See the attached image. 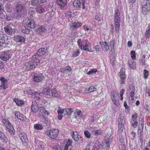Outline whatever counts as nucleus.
Here are the masks:
<instances>
[{
	"mask_svg": "<svg viewBox=\"0 0 150 150\" xmlns=\"http://www.w3.org/2000/svg\"><path fill=\"white\" fill-rule=\"evenodd\" d=\"M2 122L4 125L6 126V125H8L11 124L9 121L6 119H3L2 120Z\"/></svg>",
	"mask_w": 150,
	"mask_h": 150,
	"instance_id": "60",
	"label": "nucleus"
},
{
	"mask_svg": "<svg viewBox=\"0 0 150 150\" xmlns=\"http://www.w3.org/2000/svg\"><path fill=\"white\" fill-rule=\"evenodd\" d=\"M25 24L28 27L32 29L35 28L36 25L35 22L31 19L28 20Z\"/></svg>",
	"mask_w": 150,
	"mask_h": 150,
	"instance_id": "7",
	"label": "nucleus"
},
{
	"mask_svg": "<svg viewBox=\"0 0 150 150\" xmlns=\"http://www.w3.org/2000/svg\"><path fill=\"white\" fill-rule=\"evenodd\" d=\"M97 71V70L96 69H92L91 71H89L87 73V74L88 75H92L93 74H95Z\"/></svg>",
	"mask_w": 150,
	"mask_h": 150,
	"instance_id": "55",
	"label": "nucleus"
},
{
	"mask_svg": "<svg viewBox=\"0 0 150 150\" xmlns=\"http://www.w3.org/2000/svg\"><path fill=\"white\" fill-rule=\"evenodd\" d=\"M40 60H38V61H36V62H30V64H31V67L32 69H33V68L36 67L38 65V64L40 63Z\"/></svg>",
	"mask_w": 150,
	"mask_h": 150,
	"instance_id": "34",
	"label": "nucleus"
},
{
	"mask_svg": "<svg viewBox=\"0 0 150 150\" xmlns=\"http://www.w3.org/2000/svg\"><path fill=\"white\" fill-rule=\"evenodd\" d=\"M129 91H135V87L132 84H129Z\"/></svg>",
	"mask_w": 150,
	"mask_h": 150,
	"instance_id": "57",
	"label": "nucleus"
},
{
	"mask_svg": "<svg viewBox=\"0 0 150 150\" xmlns=\"http://www.w3.org/2000/svg\"><path fill=\"white\" fill-rule=\"evenodd\" d=\"M96 86H91L88 90V91L89 93L91 92H93L94 91H96Z\"/></svg>",
	"mask_w": 150,
	"mask_h": 150,
	"instance_id": "39",
	"label": "nucleus"
},
{
	"mask_svg": "<svg viewBox=\"0 0 150 150\" xmlns=\"http://www.w3.org/2000/svg\"><path fill=\"white\" fill-rule=\"evenodd\" d=\"M31 4L33 6L38 5L39 4V0H32L31 1Z\"/></svg>",
	"mask_w": 150,
	"mask_h": 150,
	"instance_id": "49",
	"label": "nucleus"
},
{
	"mask_svg": "<svg viewBox=\"0 0 150 150\" xmlns=\"http://www.w3.org/2000/svg\"><path fill=\"white\" fill-rule=\"evenodd\" d=\"M28 94L34 95H39L40 94V93H38L37 92H35L31 90H29L28 91Z\"/></svg>",
	"mask_w": 150,
	"mask_h": 150,
	"instance_id": "46",
	"label": "nucleus"
},
{
	"mask_svg": "<svg viewBox=\"0 0 150 150\" xmlns=\"http://www.w3.org/2000/svg\"><path fill=\"white\" fill-rule=\"evenodd\" d=\"M119 73L120 77V83L122 86V84L125 83L126 78V76L125 74V72L123 71H121Z\"/></svg>",
	"mask_w": 150,
	"mask_h": 150,
	"instance_id": "9",
	"label": "nucleus"
},
{
	"mask_svg": "<svg viewBox=\"0 0 150 150\" xmlns=\"http://www.w3.org/2000/svg\"><path fill=\"white\" fill-rule=\"evenodd\" d=\"M132 119L134 120H136L137 117V114L135 113L133 114L132 115Z\"/></svg>",
	"mask_w": 150,
	"mask_h": 150,
	"instance_id": "64",
	"label": "nucleus"
},
{
	"mask_svg": "<svg viewBox=\"0 0 150 150\" xmlns=\"http://www.w3.org/2000/svg\"><path fill=\"white\" fill-rule=\"evenodd\" d=\"M80 54L79 51V50H77L73 53V56L74 57H76L78 56Z\"/></svg>",
	"mask_w": 150,
	"mask_h": 150,
	"instance_id": "59",
	"label": "nucleus"
},
{
	"mask_svg": "<svg viewBox=\"0 0 150 150\" xmlns=\"http://www.w3.org/2000/svg\"><path fill=\"white\" fill-rule=\"evenodd\" d=\"M119 93L117 91H115L112 92L111 94V99L113 103L116 106L119 105L118 103Z\"/></svg>",
	"mask_w": 150,
	"mask_h": 150,
	"instance_id": "4",
	"label": "nucleus"
},
{
	"mask_svg": "<svg viewBox=\"0 0 150 150\" xmlns=\"http://www.w3.org/2000/svg\"><path fill=\"white\" fill-rule=\"evenodd\" d=\"M44 77L42 74H38L36 76H35L33 77V79L34 81L36 82H39L43 80Z\"/></svg>",
	"mask_w": 150,
	"mask_h": 150,
	"instance_id": "15",
	"label": "nucleus"
},
{
	"mask_svg": "<svg viewBox=\"0 0 150 150\" xmlns=\"http://www.w3.org/2000/svg\"><path fill=\"white\" fill-rule=\"evenodd\" d=\"M76 114L80 117H82L83 116V113L79 110L76 109Z\"/></svg>",
	"mask_w": 150,
	"mask_h": 150,
	"instance_id": "47",
	"label": "nucleus"
},
{
	"mask_svg": "<svg viewBox=\"0 0 150 150\" xmlns=\"http://www.w3.org/2000/svg\"><path fill=\"white\" fill-rule=\"evenodd\" d=\"M102 145L100 144L99 142L97 141L95 143L92 150H100L102 149Z\"/></svg>",
	"mask_w": 150,
	"mask_h": 150,
	"instance_id": "20",
	"label": "nucleus"
},
{
	"mask_svg": "<svg viewBox=\"0 0 150 150\" xmlns=\"http://www.w3.org/2000/svg\"><path fill=\"white\" fill-rule=\"evenodd\" d=\"M51 95L52 96L56 98H59L60 97V95L57 93L55 89H52V92Z\"/></svg>",
	"mask_w": 150,
	"mask_h": 150,
	"instance_id": "28",
	"label": "nucleus"
},
{
	"mask_svg": "<svg viewBox=\"0 0 150 150\" xmlns=\"http://www.w3.org/2000/svg\"><path fill=\"white\" fill-rule=\"evenodd\" d=\"M21 31L23 33L26 34H28L30 32L28 28H26L25 26L22 27Z\"/></svg>",
	"mask_w": 150,
	"mask_h": 150,
	"instance_id": "38",
	"label": "nucleus"
},
{
	"mask_svg": "<svg viewBox=\"0 0 150 150\" xmlns=\"http://www.w3.org/2000/svg\"><path fill=\"white\" fill-rule=\"evenodd\" d=\"M79 134L76 132H73L72 134V137L76 141H78V140L79 139Z\"/></svg>",
	"mask_w": 150,
	"mask_h": 150,
	"instance_id": "31",
	"label": "nucleus"
},
{
	"mask_svg": "<svg viewBox=\"0 0 150 150\" xmlns=\"http://www.w3.org/2000/svg\"><path fill=\"white\" fill-rule=\"evenodd\" d=\"M150 36V25H149L145 33V36L146 38H148Z\"/></svg>",
	"mask_w": 150,
	"mask_h": 150,
	"instance_id": "37",
	"label": "nucleus"
},
{
	"mask_svg": "<svg viewBox=\"0 0 150 150\" xmlns=\"http://www.w3.org/2000/svg\"><path fill=\"white\" fill-rule=\"evenodd\" d=\"M35 11L37 13H41L45 11V9L41 6H37L35 8Z\"/></svg>",
	"mask_w": 150,
	"mask_h": 150,
	"instance_id": "25",
	"label": "nucleus"
},
{
	"mask_svg": "<svg viewBox=\"0 0 150 150\" xmlns=\"http://www.w3.org/2000/svg\"><path fill=\"white\" fill-rule=\"evenodd\" d=\"M91 44L88 42V40L85 43L84 45L82 47V50H83L88 51L90 52L91 49Z\"/></svg>",
	"mask_w": 150,
	"mask_h": 150,
	"instance_id": "14",
	"label": "nucleus"
},
{
	"mask_svg": "<svg viewBox=\"0 0 150 150\" xmlns=\"http://www.w3.org/2000/svg\"><path fill=\"white\" fill-rule=\"evenodd\" d=\"M19 137L22 141L23 145L24 146H26L27 145L28 139L26 134L24 132H22L19 134Z\"/></svg>",
	"mask_w": 150,
	"mask_h": 150,
	"instance_id": "5",
	"label": "nucleus"
},
{
	"mask_svg": "<svg viewBox=\"0 0 150 150\" xmlns=\"http://www.w3.org/2000/svg\"><path fill=\"white\" fill-rule=\"evenodd\" d=\"M57 4L61 8H64L67 4L66 0H57Z\"/></svg>",
	"mask_w": 150,
	"mask_h": 150,
	"instance_id": "19",
	"label": "nucleus"
},
{
	"mask_svg": "<svg viewBox=\"0 0 150 150\" xmlns=\"http://www.w3.org/2000/svg\"><path fill=\"white\" fill-rule=\"evenodd\" d=\"M84 134L85 136L87 138H90L91 134L88 130L84 131Z\"/></svg>",
	"mask_w": 150,
	"mask_h": 150,
	"instance_id": "50",
	"label": "nucleus"
},
{
	"mask_svg": "<svg viewBox=\"0 0 150 150\" xmlns=\"http://www.w3.org/2000/svg\"><path fill=\"white\" fill-rule=\"evenodd\" d=\"M13 101L16 103V104L19 106H21L23 104L24 102L23 100L18 98H15Z\"/></svg>",
	"mask_w": 150,
	"mask_h": 150,
	"instance_id": "30",
	"label": "nucleus"
},
{
	"mask_svg": "<svg viewBox=\"0 0 150 150\" xmlns=\"http://www.w3.org/2000/svg\"><path fill=\"white\" fill-rule=\"evenodd\" d=\"M52 92V89H50V88H44L42 92L46 95L50 96L51 95Z\"/></svg>",
	"mask_w": 150,
	"mask_h": 150,
	"instance_id": "22",
	"label": "nucleus"
},
{
	"mask_svg": "<svg viewBox=\"0 0 150 150\" xmlns=\"http://www.w3.org/2000/svg\"><path fill=\"white\" fill-rule=\"evenodd\" d=\"M6 10L8 12L11 11L12 10V7L11 4H7L6 6Z\"/></svg>",
	"mask_w": 150,
	"mask_h": 150,
	"instance_id": "42",
	"label": "nucleus"
},
{
	"mask_svg": "<svg viewBox=\"0 0 150 150\" xmlns=\"http://www.w3.org/2000/svg\"><path fill=\"white\" fill-rule=\"evenodd\" d=\"M147 4H146L144 5L142 7V13L143 14H146V12L147 11Z\"/></svg>",
	"mask_w": 150,
	"mask_h": 150,
	"instance_id": "41",
	"label": "nucleus"
},
{
	"mask_svg": "<svg viewBox=\"0 0 150 150\" xmlns=\"http://www.w3.org/2000/svg\"><path fill=\"white\" fill-rule=\"evenodd\" d=\"M0 80L1 81L2 85H4V84L7 82V80L4 78L1 77L0 78Z\"/></svg>",
	"mask_w": 150,
	"mask_h": 150,
	"instance_id": "62",
	"label": "nucleus"
},
{
	"mask_svg": "<svg viewBox=\"0 0 150 150\" xmlns=\"http://www.w3.org/2000/svg\"><path fill=\"white\" fill-rule=\"evenodd\" d=\"M34 128L35 129L41 130L43 129V126L39 124H36L34 125Z\"/></svg>",
	"mask_w": 150,
	"mask_h": 150,
	"instance_id": "44",
	"label": "nucleus"
},
{
	"mask_svg": "<svg viewBox=\"0 0 150 150\" xmlns=\"http://www.w3.org/2000/svg\"><path fill=\"white\" fill-rule=\"evenodd\" d=\"M91 133L93 135L95 136H97L98 135L102 134L103 132L102 131L101 129H98L92 131Z\"/></svg>",
	"mask_w": 150,
	"mask_h": 150,
	"instance_id": "24",
	"label": "nucleus"
},
{
	"mask_svg": "<svg viewBox=\"0 0 150 150\" xmlns=\"http://www.w3.org/2000/svg\"><path fill=\"white\" fill-rule=\"evenodd\" d=\"M31 64H30V62L28 63H27L25 64V66L24 67V68L27 70H29L31 69Z\"/></svg>",
	"mask_w": 150,
	"mask_h": 150,
	"instance_id": "43",
	"label": "nucleus"
},
{
	"mask_svg": "<svg viewBox=\"0 0 150 150\" xmlns=\"http://www.w3.org/2000/svg\"><path fill=\"white\" fill-rule=\"evenodd\" d=\"M40 111L42 112H43L45 114V116L48 115V112L44 108H42L41 107H40Z\"/></svg>",
	"mask_w": 150,
	"mask_h": 150,
	"instance_id": "45",
	"label": "nucleus"
},
{
	"mask_svg": "<svg viewBox=\"0 0 150 150\" xmlns=\"http://www.w3.org/2000/svg\"><path fill=\"white\" fill-rule=\"evenodd\" d=\"M81 4L79 0H75L73 3L74 6L77 8L80 7Z\"/></svg>",
	"mask_w": 150,
	"mask_h": 150,
	"instance_id": "35",
	"label": "nucleus"
},
{
	"mask_svg": "<svg viewBox=\"0 0 150 150\" xmlns=\"http://www.w3.org/2000/svg\"><path fill=\"white\" fill-rule=\"evenodd\" d=\"M7 128L8 129V131L12 134H14L15 130L14 129L13 126L11 124L6 125Z\"/></svg>",
	"mask_w": 150,
	"mask_h": 150,
	"instance_id": "27",
	"label": "nucleus"
},
{
	"mask_svg": "<svg viewBox=\"0 0 150 150\" xmlns=\"http://www.w3.org/2000/svg\"><path fill=\"white\" fill-rule=\"evenodd\" d=\"M100 44L103 50L107 51L109 49L108 44L106 42H100Z\"/></svg>",
	"mask_w": 150,
	"mask_h": 150,
	"instance_id": "17",
	"label": "nucleus"
},
{
	"mask_svg": "<svg viewBox=\"0 0 150 150\" xmlns=\"http://www.w3.org/2000/svg\"><path fill=\"white\" fill-rule=\"evenodd\" d=\"M0 43L8 44V38L7 37H4L3 35H1L0 37Z\"/></svg>",
	"mask_w": 150,
	"mask_h": 150,
	"instance_id": "21",
	"label": "nucleus"
},
{
	"mask_svg": "<svg viewBox=\"0 0 150 150\" xmlns=\"http://www.w3.org/2000/svg\"><path fill=\"white\" fill-rule=\"evenodd\" d=\"M95 19L98 21H101L103 20L102 16L99 14H97L95 16Z\"/></svg>",
	"mask_w": 150,
	"mask_h": 150,
	"instance_id": "40",
	"label": "nucleus"
},
{
	"mask_svg": "<svg viewBox=\"0 0 150 150\" xmlns=\"http://www.w3.org/2000/svg\"><path fill=\"white\" fill-rule=\"evenodd\" d=\"M87 40L79 39L77 41V43L79 47L81 50H82V46L83 47L85 43L86 42Z\"/></svg>",
	"mask_w": 150,
	"mask_h": 150,
	"instance_id": "16",
	"label": "nucleus"
},
{
	"mask_svg": "<svg viewBox=\"0 0 150 150\" xmlns=\"http://www.w3.org/2000/svg\"><path fill=\"white\" fill-rule=\"evenodd\" d=\"M130 54L131 55V58L133 59H135L136 58L135 52V51L132 50Z\"/></svg>",
	"mask_w": 150,
	"mask_h": 150,
	"instance_id": "52",
	"label": "nucleus"
},
{
	"mask_svg": "<svg viewBox=\"0 0 150 150\" xmlns=\"http://www.w3.org/2000/svg\"><path fill=\"white\" fill-rule=\"evenodd\" d=\"M120 13L119 10L118 9H116L115 10L114 18L115 31L116 32H118L120 25Z\"/></svg>",
	"mask_w": 150,
	"mask_h": 150,
	"instance_id": "1",
	"label": "nucleus"
},
{
	"mask_svg": "<svg viewBox=\"0 0 150 150\" xmlns=\"http://www.w3.org/2000/svg\"><path fill=\"white\" fill-rule=\"evenodd\" d=\"M15 38L16 39L17 42L23 43L25 41V38L21 36L17 35L16 36Z\"/></svg>",
	"mask_w": 150,
	"mask_h": 150,
	"instance_id": "23",
	"label": "nucleus"
},
{
	"mask_svg": "<svg viewBox=\"0 0 150 150\" xmlns=\"http://www.w3.org/2000/svg\"><path fill=\"white\" fill-rule=\"evenodd\" d=\"M4 12V7L2 4L0 3V15L2 14Z\"/></svg>",
	"mask_w": 150,
	"mask_h": 150,
	"instance_id": "61",
	"label": "nucleus"
},
{
	"mask_svg": "<svg viewBox=\"0 0 150 150\" xmlns=\"http://www.w3.org/2000/svg\"><path fill=\"white\" fill-rule=\"evenodd\" d=\"M81 1L82 7L84 9L85 7V5L87 4L86 3V0H81Z\"/></svg>",
	"mask_w": 150,
	"mask_h": 150,
	"instance_id": "63",
	"label": "nucleus"
},
{
	"mask_svg": "<svg viewBox=\"0 0 150 150\" xmlns=\"http://www.w3.org/2000/svg\"><path fill=\"white\" fill-rule=\"evenodd\" d=\"M149 71L146 69H144V77L146 79L148 78L149 76Z\"/></svg>",
	"mask_w": 150,
	"mask_h": 150,
	"instance_id": "54",
	"label": "nucleus"
},
{
	"mask_svg": "<svg viewBox=\"0 0 150 150\" xmlns=\"http://www.w3.org/2000/svg\"><path fill=\"white\" fill-rule=\"evenodd\" d=\"M124 125L118 123V129L120 132H122L124 129Z\"/></svg>",
	"mask_w": 150,
	"mask_h": 150,
	"instance_id": "56",
	"label": "nucleus"
},
{
	"mask_svg": "<svg viewBox=\"0 0 150 150\" xmlns=\"http://www.w3.org/2000/svg\"><path fill=\"white\" fill-rule=\"evenodd\" d=\"M5 31L9 35H11L14 32L13 29L9 25H7L4 27Z\"/></svg>",
	"mask_w": 150,
	"mask_h": 150,
	"instance_id": "11",
	"label": "nucleus"
},
{
	"mask_svg": "<svg viewBox=\"0 0 150 150\" xmlns=\"http://www.w3.org/2000/svg\"><path fill=\"white\" fill-rule=\"evenodd\" d=\"M11 56V55L9 52H4L0 55V58L4 61H6L9 59Z\"/></svg>",
	"mask_w": 150,
	"mask_h": 150,
	"instance_id": "6",
	"label": "nucleus"
},
{
	"mask_svg": "<svg viewBox=\"0 0 150 150\" xmlns=\"http://www.w3.org/2000/svg\"><path fill=\"white\" fill-rule=\"evenodd\" d=\"M118 121L119 124H121L124 125L125 123V120L124 117L120 115L119 117Z\"/></svg>",
	"mask_w": 150,
	"mask_h": 150,
	"instance_id": "33",
	"label": "nucleus"
},
{
	"mask_svg": "<svg viewBox=\"0 0 150 150\" xmlns=\"http://www.w3.org/2000/svg\"><path fill=\"white\" fill-rule=\"evenodd\" d=\"M5 136L3 134V133L1 132L0 130V139H2L4 140V141L5 140Z\"/></svg>",
	"mask_w": 150,
	"mask_h": 150,
	"instance_id": "58",
	"label": "nucleus"
},
{
	"mask_svg": "<svg viewBox=\"0 0 150 150\" xmlns=\"http://www.w3.org/2000/svg\"><path fill=\"white\" fill-rule=\"evenodd\" d=\"M82 25V23L79 22H75L71 23L70 25V29L74 30L77 28H79Z\"/></svg>",
	"mask_w": 150,
	"mask_h": 150,
	"instance_id": "8",
	"label": "nucleus"
},
{
	"mask_svg": "<svg viewBox=\"0 0 150 150\" xmlns=\"http://www.w3.org/2000/svg\"><path fill=\"white\" fill-rule=\"evenodd\" d=\"M71 70V69L69 66H67L64 69H62L61 71L63 72V73L65 74L67 72H70Z\"/></svg>",
	"mask_w": 150,
	"mask_h": 150,
	"instance_id": "32",
	"label": "nucleus"
},
{
	"mask_svg": "<svg viewBox=\"0 0 150 150\" xmlns=\"http://www.w3.org/2000/svg\"><path fill=\"white\" fill-rule=\"evenodd\" d=\"M47 52L45 51V48H42L38 50V52L36 53L38 57H40L43 55Z\"/></svg>",
	"mask_w": 150,
	"mask_h": 150,
	"instance_id": "26",
	"label": "nucleus"
},
{
	"mask_svg": "<svg viewBox=\"0 0 150 150\" xmlns=\"http://www.w3.org/2000/svg\"><path fill=\"white\" fill-rule=\"evenodd\" d=\"M37 28V32L40 33L45 32L46 30L45 28L42 26L38 25Z\"/></svg>",
	"mask_w": 150,
	"mask_h": 150,
	"instance_id": "29",
	"label": "nucleus"
},
{
	"mask_svg": "<svg viewBox=\"0 0 150 150\" xmlns=\"http://www.w3.org/2000/svg\"><path fill=\"white\" fill-rule=\"evenodd\" d=\"M73 111V109L71 108H65V113L64 116L66 118L69 117Z\"/></svg>",
	"mask_w": 150,
	"mask_h": 150,
	"instance_id": "12",
	"label": "nucleus"
},
{
	"mask_svg": "<svg viewBox=\"0 0 150 150\" xmlns=\"http://www.w3.org/2000/svg\"><path fill=\"white\" fill-rule=\"evenodd\" d=\"M58 132L59 130L58 129H54L47 131L46 133V135L50 138L55 139L57 137Z\"/></svg>",
	"mask_w": 150,
	"mask_h": 150,
	"instance_id": "3",
	"label": "nucleus"
},
{
	"mask_svg": "<svg viewBox=\"0 0 150 150\" xmlns=\"http://www.w3.org/2000/svg\"><path fill=\"white\" fill-rule=\"evenodd\" d=\"M15 116H17L18 115H19L17 117L20 120H22V121L25 122H26L27 119L26 117L24 116L22 114L20 113L19 112H16L15 113Z\"/></svg>",
	"mask_w": 150,
	"mask_h": 150,
	"instance_id": "13",
	"label": "nucleus"
},
{
	"mask_svg": "<svg viewBox=\"0 0 150 150\" xmlns=\"http://www.w3.org/2000/svg\"><path fill=\"white\" fill-rule=\"evenodd\" d=\"M39 57H38L37 54L36 53L33 56L32 58V59L34 61V62H35V61L36 62V61H38V60H39L38 59V58Z\"/></svg>",
	"mask_w": 150,
	"mask_h": 150,
	"instance_id": "48",
	"label": "nucleus"
},
{
	"mask_svg": "<svg viewBox=\"0 0 150 150\" xmlns=\"http://www.w3.org/2000/svg\"><path fill=\"white\" fill-rule=\"evenodd\" d=\"M15 11L19 16H21L25 12V8L23 4L19 3L16 4Z\"/></svg>",
	"mask_w": 150,
	"mask_h": 150,
	"instance_id": "2",
	"label": "nucleus"
},
{
	"mask_svg": "<svg viewBox=\"0 0 150 150\" xmlns=\"http://www.w3.org/2000/svg\"><path fill=\"white\" fill-rule=\"evenodd\" d=\"M40 108L38 107L37 104L35 102H32V105L31 107L32 111L34 112H36L40 110Z\"/></svg>",
	"mask_w": 150,
	"mask_h": 150,
	"instance_id": "18",
	"label": "nucleus"
},
{
	"mask_svg": "<svg viewBox=\"0 0 150 150\" xmlns=\"http://www.w3.org/2000/svg\"><path fill=\"white\" fill-rule=\"evenodd\" d=\"M58 114H62L63 113L64 114L65 113V108L64 109L61 108L60 107H59L57 111Z\"/></svg>",
	"mask_w": 150,
	"mask_h": 150,
	"instance_id": "53",
	"label": "nucleus"
},
{
	"mask_svg": "<svg viewBox=\"0 0 150 150\" xmlns=\"http://www.w3.org/2000/svg\"><path fill=\"white\" fill-rule=\"evenodd\" d=\"M112 136L110 134H108L105 137V142L108 146L110 143L112 141Z\"/></svg>",
	"mask_w": 150,
	"mask_h": 150,
	"instance_id": "10",
	"label": "nucleus"
},
{
	"mask_svg": "<svg viewBox=\"0 0 150 150\" xmlns=\"http://www.w3.org/2000/svg\"><path fill=\"white\" fill-rule=\"evenodd\" d=\"M128 65L129 68L132 69H134L135 68V63L134 62L129 61Z\"/></svg>",
	"mask_w": 150,
	"mask_h": 150,
	"instance_id": "36",
	"label": "nucleus"
},
{
	"mask_svg": "<svg viewBox=\"0 0 150 150\" xmlns=\"http://www.w3.org/2000/svg\"><path fill=\"white\" fill-rule=\"evenodd\" d=\"M110 46L111 47V48H114V45L116 44V42L115 40H111L110 42Z\"/></svg>",
	"mask_w": 150,
	"mask_h": 150,
	"instance_id": "51",
	"label": "nucleus"
}]
</instances>
